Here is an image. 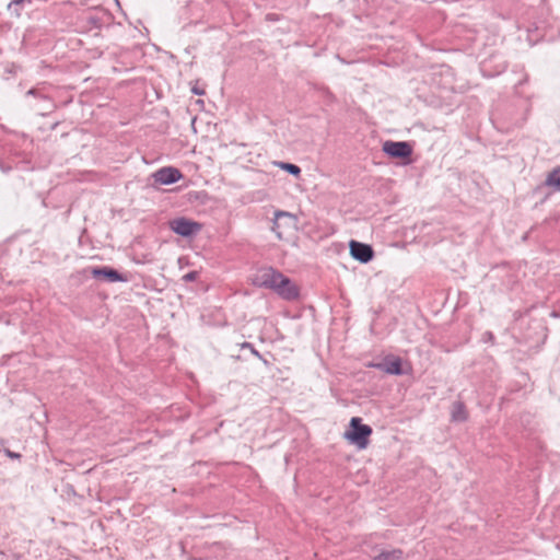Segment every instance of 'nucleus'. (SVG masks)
Segmentation results:
<instances>
[{
    "instance_id": "1a4fd4ad",
    "label": "nucleus",
    "mask_w": 560,
    "mask_h": 560,
    "mask_svg": "<svg viewBox=\"0 0 560 560\" xmlns=\"http://www.w3.org/2000/svg\"><path fill=\"white\" fill-rule=\"evenodd\" d=\"M276 269L266 268L260 270L254 278V284L261 288H269L270 282L272 281V276Z\"/></svg>"
},
{
    "instance_id": "412c9836",
    "label": "nucleus",
    "mask_w": 560,
    "mask_h": 560,
    "mask_svg": "<svg viewBox=\"0 0 560 560\" xmlns=\"http://www.w3.org/2000/svg\"><path fill=\"white\" fill-rule=\"evenodd\" d=\"M23 1H24V0H12V2H13L14 4H20V3H22Z\"/></svg>"
},
{
    "instance_id": "6ab92c4d",
    "label": "nucleus",
    "mask_w": 560,
    "mask_h": 560,
    "mask_svg": "<svg viewBox=\"0 0 560 560\" xmlns=\"http://www.w3.org/2000/svg\"><path fill=\"white\" fill-rule=\"evenodd\" d=\"M26 95H33V96L40 97V98H43V100H48V98H47V96H45V95H40L36 89H31V90H28V91L26 92Z\"/></svg>"
},
{
    "instance_id": "7ed1b4c3",
    "label": "nucleus",
    "mask_w": 560,
    "mask_h": 560,
    "mask_svg": "<svg viewBox=\"0 0 560 560\" xmlns=\"http://www.w3.org/2000/svg\"><path fill=\"white\" fill-rule=\"evenodd\" d=\"M171 230L183 236L189 237L197 234L201 230V225L192 220L186 218H177L170 222Z\"/></svg>"
},
{
    "instance_id": "20e7f679",
    "label": "nucleus",
    "mask_w": 560,
    "mask_h": 560,
    "mask_svg": "<svg viewBox=\"0 0 560 560\" xmlns=\"http://www.w3.org/2000/svg\"><path fill=\"white\" fill-rule=\"evenodd\" d=\"M350 255L361 264L370 262L374 257V250L371 245L358 241H350Z\"/></svg>"
},
{
    "instance_id": "0eeeda50",
    "label": "nucleus",
    "mask_w": 560,
    "mask_h": 560,
    "mask_svg": "<svg viewBox=\"0 0 560 560\" xmlns=\"http://www.w3.org/2000/svg\"><path fill=\"white\" fill-rule=\"evenodd\" d=\"M295 221V217L290 212L278 210L275 212V220L272 224V231L276 233L279 240L283 238V228L285 225L293 226Z\"/></svg>"
},
{
    "instance_id": "f03ea898",
    "label": "nucleus",
    "mask_w": 560,
    "mask_h": 560,
    "mask_svg": "<svg viewBox=\"0 0 560 560\" xmlns=\"http://www.w3.org/2000/svg\"><path fill=\"white\" fill-rule=\"evenodd\" d=\"M383 152L394 159H409L412 154V147L406 141H390L383 143Z\"/></svg>"
},
{
    "instance_id": "ddd939ff",
    "label": "nucleus",
    "mask_w": 560,
    "mask_h": 560,
    "mask_svg": "<svg viewBox=\"0 0 560 560\" xmlns=\"http://www.w3.org/2000/svg\"><path fill=\"white\" fill-rule=\"evenodd\" d=\"M547 184L555 186L560 191V168L553 170L547 177Z\"/></svg>"
},
{
    "instance_id": "dca6fc26",
    "label": "nucleus",
    "mask_w": 560,
    "mask_h": 560,
    "mask_svg": "<svg viewBox=\"0 0 560 560\" xmlns=\"http://www.w3.org/2000/svg\"><path fill=\"white\" fill-rule=\"evenodd\" d=\"M243 348H248L250 352L256 355L257 358L261 359V354L254 348V346L249 342H244L242 345Z\"/></svg>"
},
{
    "instance_id": "f257e3e1",
    "label": "nucleus",
    "mask_w": 560,
    "mask_h": 560,
    "mask_svg": "<svg viewBox=\"0 0 560 560\" xmlns=\"http://www.w3.org/2000/svg\"><path fill=\"white\" fill-rule=\"evenodd\" d=\"M371 434L372 428L363 424L361 418L353 417L350 420L349 430L345 433V438L358 448L363 450L368 446Z\"/></svg>"
},
{
    "instance_id": "423d86ee",
    "label": "nucleus",
    "mask_w": 560,
    "mask_h": 560,
    "mask_svg": "<svg viewBox=\"0 0 560 560\" xmlns=\"http://www.w3.org/2000/svg\"><path fill=\"white\" fill-rule=\"evenodd\" d=\"M91 275L95 279H102L106 282H125L127 281V277L118 272L116 269L104 266V267H93L91 269Z\"/></svg>"
},
{
    "instance_id": "4468645a",
    "label": "nucleus",
    "mask_w": 560,
    "mask_h": 560,
    "mask_svg": "<svg viewBox=\"0 0 560 560\" xmlns=\"http://www.w3.org/2000/svg\"><path fill=\"white\" fill-rule=\"evenodd\" d=\"M278 165L280 166L281 170L287 171L289 174H291L293 176L298 177L301 174V168L295 164L280 162V163H278Z\"/></svg>"
},
{
    "instance_id": "2eb2a0df",
    "label": "nucleus",
    "mask_w": 560,
    "mask_h": 560,
    "mask_svg": "<svg viewBox=\"0 0 560 560\" xmlns=\"http://www.w3.org/2000/svg\"><path fill=\"white\" fill-rule=\"evenodd\" d=\"M284 277H285V276H284V275H282L280 271L276 270V271L273 272L272 281L270 282V285H269V288H268V289H270V290H272V291H276V290L279 288L280 282H281V281H283V278H284Z\"/></svg>"
},
{
    "instance_id": "a211bd4d",
    "label": "nucleus",
    "mask_w": 560,
    "mask_h": 560,
    "mask_svg": "<svg viewBox=\"0 0 560 560\" xmlns=\"http://www.w3.org/2000/svg\"><path fill=\"white\" fill-rule=\"evenodd\" d=\"M197 276H198V273H197L196 271H190V272L186 273V275L183 277V279H184L185 281H195V280L197 279Z\"/></svg>"
},
{
    "instance_id": "9d476101",
    "label": "nucleus",
    "mask_w": 560,
    "mask_h": 560,
    "mask_svg": "<svg viewBox=\"0 0 560 560\" xmlns=\"http://www.w3.org/2000/svg\"><path fill=\"white\" fill-rule=\"evenodd\" d=\"M451 419L454 422H464L468 419V412L463 401H455L453 404Z\"/></svg>"
},
{
    "instance_id": "aec40b11",
    "label": "nucleus",
    "mask_w": 560,
    "mask_h": 560,
    "mask_svg": "<svg viewBox=\"0 0 560 560\" xmlns=\"http://www.w3.org/2000/svg\"><path fill=\"white\" fill-rule=\"evenodd\" d=\"M191 92H192L194 94H196V95H203V94H205V91H203V90H201V89H199V88H196V86L191 89Z\"/></svg>"
},
{
    "instance_id": "39448f33",
    "label": "nucleus",
    "mask_w": 560,
    "mask_h": 560,
    "mask_svg": "<svg viewBox=\"0 0 560 560\" xmlns=\"http://www.w3.org/2000/svg\"><path fill=\"white\" fill-rule=\"evenodd\" d=\"M152 177L155 183L160 185H172L176 182H178L183 174L182 172L173 166H164L159 168L152 174Z\"/></svg>"
},
{
    "instance_id": "6e6552de",
    "label": "nucleus",
    "mask_w": 560,
    "mask_h": 560,
    "mask_svg": "<svg viewBox=\"0 0 560 560\" xmlns=\"http://www.w3.org/2000/svg\"><path fill=\"white\" fill-rule=\"evenodd\" d=\"M280 298L287 301H294L299 298V288L288 278L284 277L279 288L275 291Z\"/></svg>"
},
{
    "instance_id": "9b49d317",
    "label": "nucleus",
    "mask_w": 560,
    "mask_h": 560,
    "mask_svg": "<svg viewBox=\"0 0 560 560\" xmlns=\"http://www.w3.org/2000/svg\"><path fill=\"white\" fill-rule=\"evenodd\" d=\"M384 371L392 375H401V360L399 358L393 359L390 361H386L384 364Z\"/></svg>"
},
{
    "instance_id": "4be33fe9",
    "label": "nucleus",
    "mask_w": 560,
    "mask_h": 560,
    "mask_svg": "<svg viewBox=\"0 0 560 560\" xmlns=\"http://www.w3.org/2000/svg\"><path fill=\"white\" fill-rule=\"evenodd\" d=\"M488 335V339H492L493 338V335L491 332H487Z\"/></svg>"
},
{
    "instance_id": "f3484780",
    "label": "nucleus",
    "mask_w": 560,
    "mask_h": 560,
    "mask_svg": "<svg viewBox=\"0 0 560 560\" xmlns=\"http://www.w3.org/2000/svg\"><path fill=\"white\" fill-rule=\"evenodd\" d=\"M4 454L9 457V458H12V459H19L21 458V454L20 453H15L9 448H5L4 450Z\"/></svg>"
},
{
    "instance_id": "f8f14e48",
    "label": "nucleus",
    "mask_w": 560,
    "mask_h": 560,
    "mask_svg": "<svg viewBox=\"0 0 560 560\" xmlns=\"http://www.w3.org/2000/svg\"><path fill=\"white\" fill-rule=\"evenodd\" d=\"M402 555L400 549L387 550L375 556L373 560H404Z\"/></svg>"
}]
</instances>
